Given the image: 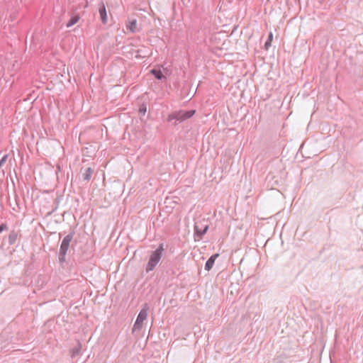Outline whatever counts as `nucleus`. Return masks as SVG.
<instances>
[{"label": "nucleus", "mask_w": 363, "mask_h": 363, "mask_svg": "<svg viewBox=\"0 0 363 363\" xmlns=\"http://www.w3.org/2000/svg\"><path fill=\"white\" fill-rule=\"evenodd\" d=\"M196 113L195 110L191 111H184L180 110L178 111H175L172 113L167 116V121L168 122H172L174 121V124H177V122L184 121L191 117H192Z\"/></svg>", "instance_id": "obj_1"}, {"label": "nucleus", "mask_w": 363, "mask_h": 363, "mask_svg": "<svg viewBox=\"0 0 363 363\" xmlns=\"http://www.w3.org/2000/svg\"><path fill=\"white\" fill-rule=\"evenodd\" d=\"M164 251L163 245L161 244L160 247L154 251L150 257L149 262L147 264L146 272H150L154 269L162 257V252Z\"/></svg>", "instance_id": "obj_2"}, {"label": "nucleus", "mask_w": 363, "mask_h": 363, "mask_svg": "<svg viewBox=\"0 0 363 363\" xmlns=\"http://www.w3.org/2000/svg\"><path fill=\"white\" fill-rule=\"evenodd\" d=\"M147 316V309H143L139 313L136 321L133 325V330H140L143 325V322L146 320Z\"/></svg>", "instance_id": "obj_3"}, {"label": "nucleus", "mask_w": 363, "mask_h": 363, "mask_svg": "<svg viewBox=\"0 0 363 363\" xmlns=\"http://www.w3.org/2000/svg\"><path fill=\"white\" fill-rule=\"evenodd\" d=\"M72 238L70 235H67L66 237L64 238V239L62 242L61 246H60V252L63 255H65L67 253V251L69 248Z\"/></svg>", "instance_id": "obj_4"}, {"label": "nucleus", "mask_w": 363, "mask_h": 363, "mask_svg": "<svg viewBox=\"0 0 363 363\" xmlns=\"http://www.w3.org/2000/svg\"><path fill=\"white\" fill-rule=\"evenodd\" d=\"M219 256L218 254H215L213 255H212L206 262V264H205V269L207 270V271H210L213 267V264H214V262L216 261V259H217V257Z\"/></svg>", "instance_id": "obj_5"}, {"label": "nucleus", "mask_w": 363, "mask_h": 363, "mask_svg": "<svg viewBox=\"0 0 363 363\" xmlns=\"http://www.w3.org/2000/svg\"><path fill=\"white\" fill-rule=\"evenodd\" d=\"M126 27L130 32H135L137 29V21L135 19L129 20Z\"/></svg>", "instance_id": "obj_6"}, {"label": "nucleus", "mask_w": 363, "mask_h": 363, "mask_svg": "<svg viewBox=\"0 0 363 363\" xmlns=\"http://www.w3.org/2000/svg\"><path fill=\"white\" fill-rule=\"evenodd\" d=\"M79 19H80V16L78 14L72 16L70 18V19L68 21V22L67 23L66 26L67 28L72 27V26H74L77 23H78Z\"/></svg>", "instance_id": "obj_7"}, {"label": "nucleus", "mask_w": 363, "mask_h": 363, "mask_svg": "<svg viewBox=\"0 0 363 363\" xmlns=\"http://www.w3.org/2000/svg\"><path fill=\"white\" fill-rule=\"evenodd\" d=\"M99 13L103 23H106L107 22V14L106 7L104 5H102L101 7L99 9Z\"/></svg>", "instance_id": "obj_8"}, {"label": "nucleus", "mask_w": 363, "mask_h": 363, "mask_svg": "<svg viewBox=\"0 0 363 363\" xmlns=\"http://www.w3.org/2000/svg\"><path fill=\"white\" fill-rule=\"evenodd\" d=\"M151 74L155 76L157 79H162L164 77V75L161 70L153 69L150 71Z\"/></svg>", "instance_id": "obj_9"}, {"label": "nucleus", "mask_w": 363, "mask_h": 363, "mask_svg": "<svg viewBox=\"0 0 363 363\" xmlns=\"http://www.w3.org/2000/svg\"><path fill=\"white\" fill-rule=\"evenodd\" d=\"M92 173H93V169L90 167L87 168L85 170V172L83 174L84 179L89 181L91 179Z\"/></svg>", "instance_id": "obj_10"}, {"label": "nucleus", "mask_w": 363, "mask_h": 363, "mask_svg": "<svg viewBox=\"0 0 363 363\" xmlns=\"http://www.w3.org/2000/svg\"><path fill=\"white\" fill-rule=\"evenodd\" d=\"M272 40H273V34H272V33H270L269 34L268 40H267V42L264 44L265 50H268L269 48L272 45Z\"/></svg>", "instance_id": "obj_11"}, {"label": "nucleus", "mask_w": 363, "mask_h": 363, "mask_svg": "<svg viewBox=\"0 0 363 363\" xmlns=\"http://www.w3.org/2000/svg\"><path fill=\"white\" fill-rule=\"evenodd\" d=\"M17 237H18V235L16 233L12 232L11 233H10L9 237L10 243L14 242L16 240Z\"/></svg>", "instance_id": "obj_12"}, {"label": "nucleus", "mask_w": 363, "mask_h": 363, "mask_svg": "<svg viewBox=\"0 0 363 363\" xmlns=\"http://www.w3.org/2000/svg\"><path fill=\"white\" fill-rule=\"evenodd\" d=\"M140 112L143 113H145L146 112V107L144 106V107H140Z\"/></svg>", "instance_id": "obj_13"}, {"label": "nucleus", "mask_w": 363, "mask_h": 363, "mask_svg": "<svg viewBox=\"0 0 363 363\" xmlns=\"http://www.w3.org/2000/svg\"><path fill=\"white\" fill-rule=\"evenodd\" d=\"M207 228H208V227H206V228L204 229V230H203V233H206V231L207 230Z\"/></svg>", "instance_id": "obj_14"}]
</instances>
